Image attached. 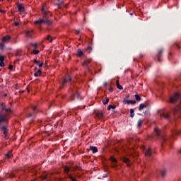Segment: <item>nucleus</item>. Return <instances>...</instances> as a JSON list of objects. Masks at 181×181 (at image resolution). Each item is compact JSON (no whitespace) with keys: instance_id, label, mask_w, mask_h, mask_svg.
<instances>
[{"instance_id":"17","label":"nucleus","mask_w":181,"mask_h":181,"mask_svg":"<svg viewBox=\"0 0 181 181\" xmlns=\"http://www.w3.org/2000/svg\"><path fill=\"white\" fill-rule=\"evenodd\" d=\"M90 149L92 151L93 153H97V152H98V149H97L95 146H90Z\"/></svg>"},{"instance_id":"16","label":"nucleus","mask_w":181,"mask_h":181,"mask_svg":"<svg viewBox=\"0 0 181 181\" xmlns=\"http://www.w3.org/2000/svg\"><path fill=\"white\" fill-rule=\"evenodd\" d=\"M167 173H168V170H166V169H163V170H160V175H161L162 177H165Z\"/></svg>"},{"instance_id":"5","label":"nucleus","mask_w":181,"mask_h":181,"mask_svg":"<svg viewBox=\"0 0 181 181\" xmlns=\"http://www.w3.org/2000/svg\"><path fill=\"white\" fill-rule=\"evenodd\" d=\"M91 63V59H86L82 63V66L86 67L87 70H90V64Z\"/></svg>"},{"instance_id":"44","label":"nucleus","mask_w":181,"mask_h":181,"mask_svg":"<svg viewBox=\"0 0 181 181\" xmlns=\"http://www.w3.org/2000/svg\"><path fill=\"white\" fill-rule=\"evenodd\" d=\"M108 90L109 91L112 92L114 91V88H112V86H110V88H108Z\"/></svg>"},{"instance_id":"59","label":"nucleus","mask_w":181,"mask_h":181,"mask_svg":"<svg viewBox=\"0 0 181 181\" xmlns=\"http://www.w3.org/2000/svg\"><path fill=\"white\" fill-rule=\"evenodd\" d=\"M43 179H47V176H44Z\"/></svg>"},{"instance_id":"18","label":"nucleus","mask_w":181,"mask_h":181,"mask_svg":"<svg viewBox=\"0 0 181 181\" xmlns=\"http://www.w3.org/2000/svg\"><path fill=\"white\" fill-rule=\"evenodd\" d=\"M18 12H25V7L22 6V4H18Z\"/></svg>"},{"instance_id":"31","label":"nucleus","mask_w":181,"mask_h":181,"mask_svg":"<svg viewBox=\"0 0 181 181\" xmlns=\"http://www.w3.org/2000/svg\"><path fill=\"white\" fill-rule=\"evenodd\" d=\"M135 114L134 113V109H130V117L134 118Z\"/></svg>"},{"instance_id":"14","label":"nucleus","mask_w":181,"mask_h":181,"mask_svg":"<svg viewBox=\"0 0 181 181\" xmlns=\"http://www.w3.org/2000/svg\"><path fill=\"white\" fill-rule=\"evenodd\" d=\"M32 33H33V30H28L25 32V35L28 37V39L32 38Z\"/></svg>"},{"instance_id":"35","label":"nucleus","mask_w":181,"mask_h":181,"mask_svg":"<svg viewBox=\"0 0 181 181\" xmlns=\"http://www.w3.org/2000/svg\"><path fill=\"white\" fill-rule=\"evenodd\" d=\"M4 47H5V44L0 43V49H1V50H4Z\"/></svg>"},{"instance_id":"48","label":"nucleus","mask_w":181,"mask_h":181,"mask_svg":"<svg viewBox=\"0 0 181 181\" xmlns=\"http://www.w3.org/2000/svg\"><path fill=\"white\" fill-rule=\"evenodd\" d=\"M33 62L35 64H39V61H37V59H34Z\"/></svg>"},{"instance_id":"6","label":"nucleus","mask_w":181,"mask_h":181,"mask_svg":"<svg viewBox=\"0 0 181 181\" xmlns=\"http://www.w3.org/2000/svg\"><path fill=\"white\" fill-rule=\"evenodd\" d=\"M163 53V49H158V54H157V60L158 63H162V59H160V57L162 56Z\"/></svg>"},{"instance_id":"7","label":"nucleus","mask_w":181,"mask_h":181,"mask_svg":"<svg viewBox=\"0 0 181 181\" xmlns=\"http://www.w3.org/2000/svg\"><path fill=\"white\" fill-rule=\"evenodd\" d=\"M70 81H71V77L69 76H68L66 78H63L62 81V87H64V86H66V83H70Z\"/></svg>"},{"instance_id":"30","label":"nucleus","mask_w":181,"mask_h":181,"mask_svg":"<svg viewBox=\"0 0 181 181\" xmlns=\"http://www.w3.org/2000/svg\"><path fill=\"white\" fill-rule=\"evenodd\" d=\"M110 160L111 162H112L113 163H117V160L115 158H114V156H111L110 157Z\"/></svg>"},{"instance_id":"56","label":"nucleus","mask_w":181,"mask_h":181,"mask_svg":"<svg viewBox=\"0 0 181 181\" xmlns=\"http://www.w3.org/2000/svg\"><path fill=\"white\" fill-rule=\"evenodd\" d=\"M162 139H163V141H166V137L162 136Z\"/></svg>"},{"instance_id":"23","label":"nucleus","mask_w":181,"mask_h":181,"mask_svg":"<svg viewBox=\"0 0 181 181\" xmlns=\"http://www.w3.org/2000/svg\"><path fill=\"white\" fill-rule=\"evenodd\" d=\"M144 108H146V105L144 104V103H141L139 107V111H142V110H144Z\"/></svg>"},{"instance_id":"1","label":"nucleus","mask_w":181,"mask_h":181,"mask_svg":"<svg viewBox=\"0 0 181 181\" xmlns=\"http://www.w3.org/2000/svg\"><path fill=\"white\" fill-rule=\"evenodd\" d=\"M168 102L171 104H178L173 110V115L175 117H181V95L175 93L173 96L170 97ZM173 136H181V130H175L173 132Z\"/></svg>"},{"instance_id":"50","label":"nucleus","mask_w":181,"mask_h":181,"mask_svg":"<svg viewBox=\"0 0 181 181\" xmlns=\"http://www.w3.org/2000/svg\"><path fill=\"white\" fill-rule=\"evenodd\" d=\"M12 69H13V66L9 65L8 66V70H12Z\"/></svg>"},{"instance_id":"38","label":"nucleus","mask_w":181,"mask_h":181,"mask_svg":"<svg viewBox=\"0 0 181 181\" xmlns=\"http://www.w3.org/2000/svg\"><path fill=\"white\" fill-rule=\"evenodd\" d=\"M33 54H39L40 52H39V50L35 49V50H33Z\"/></svg>"},{"instance_id":"10","label":"nucleus","mask_w":181,"mask_h":181,"mask_svg":"<svg viewBox=\"0 0 181 181\" xmlns=\"http://www.w3.org/2000/svg\"><path fill=\"white\" fill-rule=\"evenodd\" d=\"M11 158H13V155L12 154V150L5 154V159H11Z\"/></svg>"},{"instance_id":"13","label":"nucleus","mask_w":181,"mask_h":181,"mask_svg":"<svg viewBox=\"0 0 181 181\" xmlns=\"http://www.w3.org/2000/svg\"><path fill=\"white\" fill-rule=\"evenodd\" d=\"M123 103H124V104H136V100H129L127 99H124Z\"/></svg>"},{"instance_id":"27","label":"nucleus","mask_w":181,"mask_h":181,"mask_svg":"<svg viewBox=\"0 0 181 181\" xmlns=\"http://www.w3.org/2000/svg\"><path fill=\"white\" fill-rule=\"evenodd\" d=\"M39 74H42V70L38 69L37 72L34 74L35 77H39Z\"/></svg>"},{"instance_id":"20","label":"nucleus","mask_w":181,"mask_h":181,"mask_svg":"<svg viewBox=\"0 0 181 181\" xmlns=\"http://www.w3.org/2000/svg\"><path fill=\"white\" fill-rule=\"evenodd\" d=\"M0 127H1V130L4 131V134L6 135L8 134V129H6V127L5 126H3V127L0 126Z\"/></svg>"},{"instance_id":"57","label":"nucleus","mask_w":181,"mask_h":181,"mask_svg":"<svg viewBox=\"0 0 181 181\" xmlns=\"http://www.w3.org/2000/svg\"><path fill=\"white\" fill-rule=\"evenodd\" d=\"M0 12H1V13H5V11H4V10H1V9H0Z\"/></svg>"},{"instance_id":"9","label":"nucleus","mask_w":181,"mask_h":181,"mask_svg":"<svg viewBox=\"0 0 181 181\" xmlns=\"http://www.w3.org/2000/svg\"><path fill=\"white\" fill-rule=\"evenodd\" d=\"M32 110L33 111V114L28 113V115H27L28 118H30V117H32L33 115H35L36 112H37V107L36 106H33Z\"/></svg>"},{"instance_id":"54","label":"nucleus","mask_w":181,"mask_h":181,"mask_svg":"<svg viewBox=\"0 0 181 181\" xmlns=\"http://www.w3.org/2000/svg\"><path fill=\"white\" fill-rule=\"evenodd\" d=\"M37 64H38V66H39V67H42V66H43V63H41V64H39V63H38Z\"/></svg>"},{"instance_id":"11","label":"nucleus","mask_w":181,"mask_h":181,"mask_svg":"<svg viewBox=\"0 0 181 181\" xmlns=\"http://www.w3.org/2000/svg\"><path fill=\"white\" fill-rule=\"evenodd\" d=\"M152 155V148L148 147V149L146 150L145 156H151Z\"/></svg>"},{"instance_id":"61","label":"nucleus","mask_w":181,"mask_h":181,"mask_svg":"<svg viewBox=\"0 0 181 181\" xmlns=\"http://www.w3.org/2000/svg\"><path fill=\"white\" fill-rule=\"evenodd\" d=\"M22 93H25V90H22Z\"/></svg>"},{"instance_id":"47","label":"nucleus","mask_w":181,"mask_h":181,"mask_svg":"<svg viewBox=\"0 0 181 181\" xmlns=\"http://www.w3.org/2000/svg\"><path fill=\"white\" fill-rule=\"evenodd\" d=\"M18 172H19V168L14 169V170H13L14 173H18Z\"/></svg>"},{"instance_id":"2","label":"nucleus","mask_w":181,"mask_h":181,"mask_svg":"<svg viewBox=\"0 0 181 181\" xmlns=\"http://www.w3.org/2000/svg\"><path fill=\"white\" fill-rule=\"evenodd\" d=\"M41 12L44 16L42 18L34 21L35 25H47V26H52L53 25V21L49 19V16H47V11L45 9V7L41 8Z\"/></svg>"},{"instance_id":"37","label":"nucleus","mask_w":181,"mask_h":181,"mask_svg":"<svg viewBox=\"0 0 181 181\" xmlns=\"http://www.w3.org/2000/svg\"><path fill=\"white\" fill-rule=\"evenodd\" d=\"M91 50H93V47H88L86 48V51H87V52H89V53L91 52Z\"/></svg>"},{"instance_id":"45","label":"nucleus","mask_w":181,"mask_h":181,"mask_svg":"<svg viewBox=\"0 0 181 181\" xmlns=\"http://www.w3.org/2000/svg\"><path fill=\"white\" fill-rule=\"evenodd\" d=\"M5 112H6V113L11 112V108H6Z\"/></svg>"},{"instance_id":"43","label":"nucleus","mask_w":181,"mask_h":181,"mask_svg":"<svg viewBox=\"0 0 181 181\" xmlns=\"http://www.w3.org/2000/svg\"><path fill=\"white\" fill-rule=\"evenodd\" d=\"M0 67H5V63L4 62H0Z\"/></svg>"},{"instance_id":"3","label":"nucleus","mask_w":181,"mask_h":181,"mask_svg":"<svg viewBox=\"0 0 181 181\" xmlns=\"http://www.w3.org/2000/svg\"><path fill=\"white\" fill-rule=\"evenodd\" d=\"M6 109L5 103H2L0 107V127L2 122H8V115H4V111Z\"/></svg>"},{"instance_id":"55","label":"nucleus","mask_w":181,"mask_h":181,"mask_svg":"<svg viewBox=\"0 0 181 181\" xmlns=\"http://www.w3.org/2000/svg\"><path fill=\"white\" fill-rule=\"evenodd\" d=\"M117 163H115V164H113V165H112V168H117V164H116Z\"/></svg>"},{"instance_id":"40","label":"nucleus","mask_w":181,"mask_h":181,"mask_svg":"<svg viewBox=\"0 0 181 181\" xmlns=\"http://www.w3.org/2000/svg\"><path fill=\"white\" fill-rule=\"evenodd\" d=\"M4 60H5V58L4 57V56L0 55V62H4Z\"/></svg>"},{"instance_id":"32","label":"nucleus","mask_w":181,"mask_h":181,"mask_svg":"<svg viewBox=\"0 0 181 181\" xmlns=\"http://www.w3.org/2000/svg\"><path fill=\"white\" fill-rule=\"evenodd\" d=\"M134 97L136 98V101H141V97L138 94H136Z\"/></svg>"},{"instance_id":"39","label":"nucleus","mask_w":181,"mask_h":181,"mask_svg":"<svg viewBox=\"0 0 181 181\" xmlns=\"http://www.w3.org/2000/svg\"><path fill=\"white\" fill-rule=\"evenodd\" d=\"M46 40H50L49 42H52V36L47 35V37H46Z\"/></svg>"},{"instance_id":"42","label":"nucleus","mask_w":181,"mask_h":181,"mask_svg":"<svg viewBox=\"0 0 181 181\" xmlns=\"http://www.w3.org/2000/svg\"><path fill=\"white\" fill-rule=\"evenodd\" d=\"M168 60H172V52H169Z\"/></svg>"},{"instance_id":"24","label":"nucleus","mask_w":181,"mask_h":181,"mask_svg":"<svg viewBox=\"0 0 181 181\" xmlns=\"http://www.w3.org/2000/svg\"><path fill=\"white\" fill-rule=\"evenodd\" d=\"M108 103H110V99H108V98H105L103 99V104L104 105H106V104H108Z\"/></svg>"},{"instance_id":"8","label":"nucleus","mask_w":181,"mask_h":181,"mask_svg":"<svg viewBox=\"0 0 181 181\" xmlns=\"http://www.w3.org/2000/svg\"><path fill=\"white\" fill-rule=\"evenodd\" d=\"M122 163H127V166L128 168H131V160H129V158H127V157H123L122 158Z\"/></svg>"},{"instance_id":"60","label":"nucleus","mask_w":181,"mask_h":181,"mask_svg":"<svg viewBox=\"0 0 181 181\" xmlns=\"http://www.w3.org/2000/svg\"><path fill=\"white\" fill-rule=\"evenodd\" d=\"M175 46H176L177 47H178V49H179L180 47H179L177 45H175Z\"/></svg>"},{"instance_id":"36","label":"nucleus","mask_w":181,"mask_h":181,"mask_svg":"<svg viewBox=\"0 0 181 181\" xmlns=\"http://www.w3.org/2000/svg\"><path fill=\"white\" fill-rule=\"evenodd\" d=\"M68 176L71 179V180H72V181H77V180H76V178L73 177V176H71V175H69Z\"/></svg>"},{"instance_id":"29","label":"nucleus","mask_w":181,"mask_h":181,"mask_svg":"<svg viewBox=\"0 0 181 181\" xmlns=\"http://www.w3.org/2000/svg\"><path fill=\"white\" fill-rule=\"evenodd\" d=\"M7 177H8L9 179H13L15 174L14 173H8L6 175Z\"/></svg>"},{"instance_id":"15","label":"nucleus","mask_w":181,"mask_h":181,"mask_svg":"<svg viewBox=\"0 0 181 181\" xmlns=\"http://www.w3.org/2000/svg\"><path fill=\"white\" fill-rule=\"evenodd\" d=\"M10 39H11V37L9 35L4 36L2 38V42H4V43H6V42H9Z\"/></svg>"},{"instance_id":"4","label":"nucleus","mask_w":181,"mask_h":181,"mask_svg":"<svg viewBox=\"0 0 181 181\" xmlns=\"http://www.w3.org/2000/svg\"><path fill=\"white\" fill-rule=\"evenodd\" d=\"M75 97H76L77 100L81 99V97L80 96V93H78V92H76V90L72 91V93L70 97L71 100L74 101Z\"/></svg>"},{"instance_id":"53","label":"nucleus","mask_w":181,"mask_h":181,"mask_svg":"<svg viewBox=\"0 0 181 181\" xmlns=\"http://www.w3.org/2000/svg\"><path fill=\"white\" fill-rule=\"evenodd\" d=\"M125 98H129V93H127L125 95Z\"/></svg>"},{"instance_id":"51","label":"nucleus","mask_w":181,"mask_h":181,"mask_svg":"<svg viewBox=\"0 0 181 181\" xmlns=\"http://www.w3.org/2000/svg\"><path fill=\"white\" fill-rule=\"evenodd\" d=\"M15 26H19V23L14 21Z\"/></svg>"},{"instance_id":"52","label":"nucleus","mask_w":181,"mask_h":181,"mask_svg":"<svg viewBox=\"0 0 181 181\" xmlns=\"http://www.w3.org/2000/svg\"><path fill=\"white\" fill-rule=\"evenodd\" d=\"M62 1H59V3L58 4H57V5H58V6H59V8H62V7H60V5H62Z\"/></svg>"},{"instance_id":"19","label":"nucleus","mask_w":181,"mask_h":181,"mask_svg":"<svg viewBox=\"0 0 181 181\" xmlns=\"http://www.w3.org/2000/svg\"><path fill=\"white\" fill-rule=\"evenodd\" d=\"M161 118L163 117L165 118V119H169L170 118V115L168 113H163L161 115H160Z\"/></svg>"},{"instance_id":"34","label":"nucleus","mask_w":181,"mask_h":181,"mask_svg":"<svg viewBox=\"0 0 181 181\" xmlns=\"http://www.w3.org/2000/svg\"><path fill=\"white\" fill-rule=\"evenodd\" d=\"M16 57H21V56H22V54H21V52L19 51H17L16 52Z\"/></svg>"},{"instance_id":"58","label":"nucleus","mask_w":181,"mask_h":181,"mask_svg":"<svg viewBox=\"0 0 181 181\" xmlns=\"http://www.w3.org/2000/svg\"><path fill=\"white\" fill-rule=\"evenodd\" d=\"M107 82H104L103 83V86L105 87V86H107Z\"/></svg>"},{"instance_id":"25","label":"nucleus","mask_w":181,"mask_h":181,"mask_svg":"<svg viewBox=\"0 0 181 181\" xmlns=\"http://www.w3.org/2000/svg\"><path fill=\"white\" fill-rule=\"evenodd\" d=\"M96 117H98V118H103V117H104V113H103V112H98L96 113Z\"/></svg>"},{"instance_id":"46","label":"nucleus","mask_w":181,"mask_h":181,"mask_svg":"<svg viewBox=\"0 0 181 181\" xmlns=\"http://www.w3.org/2000/svg\"><path fill=\"white\" fill-rule=\"evenodd\" d=\"M31 46H33L34 47H37V43H31Z\"/></svg>"},{"instance_id":"41","label":"nucleus","mask_w":181,"mask_h":181,"mask_svg":"<svg viewBox=\"0 0 181 181\" xmlns=\"http://www.w3.org/2000/svg\"><path fill=\"white\" fill-rule=\"evenodd\" d=\"M76 169H78L79 170H81V168L80 167L77 166V165L76 167L73 168V170H76Z\"/></svg>"},{"instance_id":"33","label":"nucleus","mask_w":181,"mask_h":181,"mask_svg":"<svg viewBox=\"0 0 181 181\" xmlns=\"http://www.w3.org/2000/svg\"><path fill=\"white\" fill-rule=\"evenodd\" d=\"M141 125H142V120L141 119H139L137 122V127H141Z\"/></svg>"},{"instance_id":"12","label":"nucleus","mask_w":181,"mask_h":181,"mask_svg":"<svg viewBox=\"0 0 181 181\" xmlns=\"http://www.w3.org/2000/svg\"><path fill=\"white\" fill-rule=\"evenodd\" d=\"M76 56L78 57H82V56H84V52H83V50L78 49L76 52Z\"/></svg>"},{"instance_id":"26","label":"nucleus","mask_w":181,"mask_h":181,"mask_svg":"<svg viewBox=\"0 0 181 181\" xmlns=\"http://www.w3.org/2000/svg\"><path fill=\"white\" fill-rule=\"evenodd\" d=\"M116 108H117L116 105H109L107 110V111H110V110H111V109L115 110Z\"/></svg>"},{"instance_id":"21","label":"nucleus","mask_w":181,"mask_h":181,"mask_svg":"<svg viewBox=\"0 0 181 181\" xmlns=\"http://www.w3.org/2000/svg\"><path fill=\"white\" fill-rule=\"evenodd\" d=\"M154 131H155L156 135H157V136H160V130H159L158 128L155 127Z\"/></svg>"},{"instance_id":"22","label":"nucleus","mask_w":181,"mask_h":181,"mask_svg":"<svg viewBox=\"0 0 181 181\" xmlns=\"http://www.w3.org/2000/svg\"><path fill=\"white\" fill-rule=\"evenodd\" d=\"M116 84H117V87L119 90H124V88L122 87V86L119 85V81L117 80Z\"/></svg>"},{"instance_id":"28","label":"nucleus","mask_w":181,"mask_h":181,"mask_svg":"<svg viewBox=\"0 0 181 181\" xmlns=\"http://www.w3.org/2000/svg\"><path fill=\"white\" fill-rule=\"evenodd\" d=\"M64 173L68 174L70 172V168L67 166H65L64 168Z\"/></svg>"},{"instance_id":"49","label":"nucleus","mask_w":181,"mask_h":181,"mask_svg":"<svg viewBox=\"0 0 181 181\" xmlns=\"http://www.w3.org/2000/svg\"><path fill=\"white\" fill-rule=\"evenodd\" d=\"M75 33H76V35H79L80 34V30H76Z\"/></svg>"}]
</instances>
